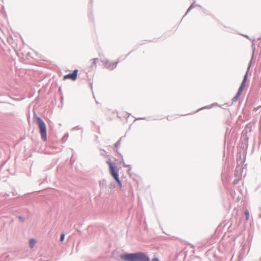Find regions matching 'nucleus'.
I'll return each mask as SVG.
<instances>
[{
	"mask_svg": "<svg viewBox=\"0 0 261 261\" xmlns=\"http://www.w3.org/2000/svg\"><path fill=\"white\" fill-rule=\"evenodd\" d=\"M247 77V75L246 74L242 82H245V83H246Z\"/></svg>",
	"mask_w": 261,
	"mask_h": 261,
	"instance_id": "9b49d317",
	"label": "nucleus"
},
{
	"mask_svg": "<svg viewBox=\"0 0 261 261\" xmlns=\"http://www.w3.org/2000/svg\"><path fill=\"white\" fill-rule=\"evenodd\" d=\"M19 219L21 221H24V219L22 217H19Z\"/></svg>",
	"mask_w": 261,
	"mask_h": 261,
	"instance_id": "ddd939ff",
	"label": "nucleus"
},
{
	"mask_svg": "<svg viewBox=\"0 0 261 261\" xmlns=\"http://www.w3.org/2000/svg\"><path fill=\"white\" fill-rule=\"evenodd\" d=\"M246 83L245 82H242L241 86L240 87V88L239 89V91L236 95V96L234 97V99L235 101H236L238 97L241 95L242 92L243 91L244 88L245 87Z\"/></svg>",
	"mask_w": 261,
	"mask_h": 261,
	"instance_id": "423d86ee",
	"label": "nucleus"
},
{
	"mask_svg": "<svg viewBox=\"0 0 261 261\" xmlns=\"http://www.w3.org/2000/svg\"><path fill=\"white\" fill-rule=\"evenodd\" d=\"M36 243V241L34 239H30L29 241V244L31 248H33Z\"/></svg>",
	"mask_w": 261,
	"mask_h": 261,
	"instance_id": "6e6552de",
	"label": "nucleus"
},
{
	"mask_svg": "<svg viewBox=\"0 0 261 261\" xmlns=\"http://www.w3.org/2000/svg\"><path fill=\"white\" fill-rule=\"evenodd\" d=\"M97 60V59H93L90 62L89 66L88 67V68H89V70L96 68Z\"/></svg>",
	"mask_w": 261,
	"mask_h": 261,
	"instance_id": "0eeeda50",
	"label": "nucleus"
},
{
	"mask_svg": "<svg viewBox=\"0 0 261 261\" xmlns=\"http://www.w3.org/2000/svg\"><path fill=\"white\" fill-rule=\"evenodd\" d=\"M151 261H159V259L156 257L153 258Z\"/></svg>",
	"mask_w": 261,
	"mask_h": 261,
	"instance_id": "f8f14e48",
	"label": "nucleus"
},
{
	"mask_svg": "<svg viewBox=\"0 0 261 261\" xmlns=\"http://www.w3.org/2000/svg\"><path fill=\"white\" fill-rule=\"evenodd\" d=\"M77 74H78V70L75 69L73 71V72L72 73L65 75L63 76V80H66L67 79H69L72 81H74L77 79Z\"/></svg>",
	"mask_w": 261,
	"mask_h": 261,
	"instance_id": "39448f33",
	"label": "nucleus"
},
{
	"mask_svg": "<svg viewBox=\"0 0 261 261\" xmlns=\"http://www.w3.org/2000/svg\"><path fill=\"white\" fill-rule=\"evenodd\" d=\"M105 67L109 69L113 70L117 66L118 62H112L108 60H104L102 61Z\"/></svg>",
	"mask_w": 261,
	"mask_h": 261,
	"instance_id": "20e7f679",
	"label": "nucleus"
},
{
	"mask_svg": "<svg viewBox=\"0 0 261 261\" xmlns=\"http://www.w3.org/2000/svg\"><path fill=\"white\" fill-rule=\"evenodd\" d=\"M120 258L125 261H149L148 256L141 252L123 254Z\"/></svg>",
	"mask_w": 261,
	"mask_h": 261,
	"instance_id": "f257e3e1",
	"label": "nucleus"
},
{
	"mask_svg": "<svg viewBox=\"0 0 261 261\" xmlns=\"http://www.w3.org/2000/svg\"><path fill=\"white\" fill-rule=\"evenodd\" d=\"M107 164L109 165V171L111 175L116 181L120 188H121L122 185V182L119 178L118 171L116 169V167L114 166L113 163L110 161H108L107 162Z\"/></svg>",
	"mask_w": 261,
	"mask_h": 261,
	"instance_id": "f03ea898",
	"label": "nucleus"
},
{
	"mask_svg": "<svg viewBox=\"0 0 261 261\" xmlns=\"http://www.w3.org/2000/svg\"><path fill=\"white\" fill-rule=\"evenodd\" d=\"M245 216H246V219H248V217H249V212H248L247 210H246V211L245 212Z\"/></svg>",
	"mask_w": 261,
	"mask_h": 261,
	"instance_id": "1a4fd4ad",
	"label": "nucleus"
},
{
	"mask_svg": "<svg viewBox=\"0 0 261 261\" xmlns=\"http://www.w3.org/2000/svg\"><path fill=\"white\" fill-rule=\"evenodd\" d=\"M65 238V235L64 234H62L61 236L60 241L62 242Z\"/></svg>",
	"mask_w": 261,
	"mask_h": 261,
	"instance_id": "9d476101",
	"label": "nucleus"
},
{
	"mask_svg": "<svg viewBox=\"0 0 261 261\" xmlns=\"http://www.w3.org/2000/svg\"><path fill=\"white\" fill-rule=\"evenodd\" d=\"M36 119L40 130L41 137L43 141H47L46 125L40 117H37Z\"/></svg>",
	"mask_w": 261,
	"mask_h": 261,
	"instance_id": "7ed1b4c3",
	"label": "nucleus"
}]
</instances>
